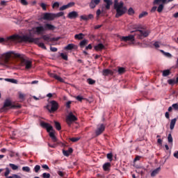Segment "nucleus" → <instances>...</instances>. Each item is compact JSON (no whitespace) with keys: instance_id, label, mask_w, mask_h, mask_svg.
I'll return each instance as SVG.
<instances>
[{"instance_id":"nucleus-1","label":"nucleus","mask_w":178,"mask_h":178,"mask_svg":"<svg viewBox=\"0 0 178 178\" xmlns=\"http://www.w3.org/2000/svg\"><path fill=\"white\" fill-rule=\"evenodd\" d=\"M10 58H18L19 59H21V65L22 66H25L26 70H30V69L33 67V62L25 59L24 55L23 54L16 53L15 51H8L0 56L1 62H3L5 65H8L9 63Z\"/></svg>"},{"instance_id":"nucleus-2","label":"nucleus","mask_w":178,"mask_h":178,"mask_svg":"<svg viewBox=\"0 0 178 178\" xmlns=\"http://www.w3.org/2000/svg\"><path fill=\"white\" fill-rule=\"evenodd\" d=\"M124 6V3L123 1L118 2V0H115L114 9L116 10L115 17L118 19L121 16H123L126 12H127V8Z\"/></svg>"},{"instance_id":"nucleus-3","label":"nucleus","mask_w":178,"mask_h":178,"mask_svg":"<svg viewBox=\"0 0 178 178\" xmlns=\"http://www.w3.org/2000/svg\"><path fill=\"white\" fill-rule=\"evenodd\" d=\"M8 41H17V42H33L34 38L27 35H13L7 38Z\"/></svg>"},{"instance_id":"nucleus-4","label":"nucleus","mask_w":178,"mask_h":178,"mask_svg":"<svg viewBox=\"0 0 178 178\" xmlns=\"http://www.w3.org/2000/svg\"><path fill=\"white\" fill-rule=\"evenodd\" d=\"M40 126L43 127V129H47V131L49 133V136L51 138L53 143H56V141H58V138H56L55 136V130H54V127L45 122H41Z\"/></svg>"},{"instance_id":"nucleus-5","label":"nucleus","mask_w":178,"mask_h":178,"mask_svg":"<svg viewBox=\"0 0 178 178\" xmlns=\"http://www.w3.org/2000/svg\"><path fill=\"white\" fill-rule=\"evenodd\" d=\"M51 105V108H49V105L47 106V109L50 112V113H54V112H56V110L59 108V104L57 103L56 101L52 100L49 102Z\"/></svg>"},{"instance_id":"nucleus-6","label":"nucleus","mask_w":178,"mask_h":178,"mask_svg":"<svg viewBox=\"0 0 178 178\" xmlns=\"http://www.w3.org/2000/svg\"><path fill=\"white\" fill-rule=\"evenodd\" d=\"M131 33H134V31H131ZM135 33H136V35H138V38L139 40L143 39V37L146 38L148 37V35H149V31H143V30H136Z\"/></svg>"},{"instance_id":"nucleus-7","label":"nucleus","mask_w":178,"mask_h":178,"mask_svg":"<svg viewBox=\"0 0 178 178\" xmlns=\"http://www.w3.org/2000/svg\"><path fill=\"white\" fill-rule=\"evenodd\" d=\"M78 118L76 115H73L72 112H70L66 118V123L70 127L74 122H77Z\"/></svg>"},{"instance_id":"nucleus-8","label":"nucleus","mask_w":178,"mask_h":178,"mask_svg":"<svg viewBox=\"0 0 178 178\" xmlns=\"http://www.w3.org/2000/svg\"><path fill=\"white\" fill-rule=\"evenodd\" d=\"M42 19L43 20H49V21L55 20L54 13H44Z\"/></svg>"},{"instance_id":"nucleus-9","label":"nucleus","mask_w":178,"mask_h":178,"mask_svg":"<svg viewBox=\"0 0 178 178\" xmlns=\"http://www.w3.org/2000/svg\"><path fill=\"white\" fill-rule=\"evenodd\" d=\"M121 41H124V42H127V41H130L131 42H134L135 41L134 35H129L128 36H122L120 38Z\"/></svg>"},{"instance_id":"nucleus-10","label":"nucleus","mask_w":178,"mask_h":178,"mask_svg":"<svg viewBox=\"0 0 178 178\" xmlns=\"http://www.w3.org/2000/svg\"><path fill=\"white\" fill-rule=\"evenodd\" d=\"M104 131H105V125L102 124L99 127H97L95 131V134L97 136H101V134H102V133H104Z\"/></svg>"},{"instance_id":"nucleus-11","label":"nucleus","mask_w":178,"mask_h":178,"mask_svg":"<svg viewBox=\"0 0 178 178\" xmlns=\"http://www.w3.org/2000/svg\"><path fill=\"white\" fill-rule=\"evenodd\" d=\"M67 17L70 19H77L79 17V13L76 11H72L68 13Z\"/></svg>"},{"instance_id":"nucleus-12","label":"nucleus","mask_w":178,"mask_h":178,"mask_svg":"<svg viewBox=\"0 0 178 178\" xmlns=\"http://www.w3.org/2000/svg\"><path fill=\"white\" fill-rule=\"evenodd\" d=\"M49 74L50 77L55 79V80H58V81H60V83H63V81H65V80H63V79H62V77L58 76L56 74L49 73Z\"/></svg>"},{"instance_id":"nucleus-13","label":"nucleus","mask_w":178,"mask_h":178,"mask_svg":"<svg viewBox=\"0 0 178 178\" xmlns=\"http://www.w3.org/2000/svg\"><path fill=\"white\" fill-rule=\"evenodd\" d=\"M80 17L81 20L87 22L88 20H92V19H94V15L92 14H89L88 15H81Z\"/></svg>"},{"instance_id":"nucleus-14","label":"nucleus","mask_w":178,"mask_h":178,"mask_svg":"<svg viewBox=\"0 0 178 178\" xmlns=\"http://www.w3.org/2000/svg\"><path fill=\"white\" fill-rule=\"evenodd\" d=\"M99 2H101V0H91L90 3V9H94L97 5H99Z\"/></svg>"},{"instance_id":"nucleus-15","label":"nucleus","mask_w":178,"mask_h":178,"mask_svg":"<svg viewBox=\"0 0 178 178\" xmlns=\"http://www.w3.org/2000/svg\"><path fill=\"white\" fill-rule=\"evenodd\" d=\"M9 106L10 108H15V105L12 104V102L10 101V99H7L4 102L3 108H8Z\"/></svg>"},{"instance_id":"nucleus-16","label":"nucleus","mask_w":178,"mask_h":178,"mask_svg":"<svg viewBox=\"0 0 178 178\" xmlns=\"http://www.w3.org/2000/svg\"><path fill=\"white\" fill-rule=\"evenodd\" d=\"M56 27L51 24H44V31L47 30L54 31Z\"/></svg>"},{"instance_id":"nucleus-17","label":"nucleus","mask_w":178,"mask_h":178,"mask_svg":"<svg viewBox=\"0 0 178 178\" xmlns=\"http://www.w3.org/2000/svg\"><path fill=\"white\" fill-rule=\"evenodd\" d=\"M111 166L112 165L111 164V163H105L103 165V170H104V172H109V170H111Z\"/></svg>"},{"instance_id":"nucleus-18","label":"nucleus","mask_w":178,"mask_h":178,"mask_svg":"<svg viewBox=\"0 0 178 178\" xmlns=\"http://www.w3.org/2000/svg\"><path fill=\"white\" fill-rule=\"evenodd\" d=\"M42 40H44V41H47V42H49V41H58V38H53L51 39V38H49V36L47 35H44L42 37Z\"/></svg>"},{"instance_id":"nucleus-19","label":"nucleus","mask_w":178,"mask_h":178,"mask_svg":"<svg viewBox=\"0 0 178 178\" xmlns=\"http://www.w3.org/2000/svg\"><path fill=\"white\" fill-rule=\"evenodd\" d=\"M76 48L77 46H76V44H69L65 47V51H72V49H76Z\"/></svg>"},{"instance_id":"nucleus-20","label":"nucleus","mask_w":178,"mask_h":178,"mask_svg":"<svg viewBox=\"0 0 178 178\" xmlns=\"http://www.w3.org/2000/svg\"><path fill=\"white\" fill-rule=\"evenodd\" d=\"M45 31V28L44 26H37L35 28V32L37 34H41V33H44Z\"/></svg>"},{"instance_id":"nucleus-21","label":"nucleus","mask_w":178,"mask_h":178,"mask_svg":"<svg viewBox=\"0 0 178 178\" xmlns=\"http://www.w3.org/2000/svg\"><path fill=\"white\" fill-rule=\"evenodd\" d=\"M159 172H161V167L154 169L151 173L152 177H155L156 175H159Z\"/></svg>"},{"instance_id":"nucleus-22","label":"nucleus","mask_w":178,"mask_h":178,"mask_svg":"<svg viewBox=\"0 0 178 178\" xmlns=\"http://www.w3.org/2000/svg\"><path fill=\"white\" fill-rule=\"evenodd\" d=\"M109 74H111V76H113V72L108 69L103 70V76H109Z\"/></svg>"},{"instance_id":"nucleus-23","label":"nucleus","mask_w":178,"mask_h":178,"mask_svg":"<svg viewBox=\"0 0 178 178\" xmlns=\"http://www.w3.org/2000/svg\"><path fill=\"white\" fill-rule=\"evenodd\" d=\"M105 49V46L102 43H99L97 45L95 46V51H102V49Z\"/></svg>"},{"instance_id":"nucleus-24","label":"nucleus","mask_w":178,"mask_h":178,"mask_svg":"<svg viewBox=\"0 0 178 178\" xmlns=\"http://www.w3.org/2000/svg\"><path fill=\"white\" fill-rule=\"evenodd\" d=\"M104 2L106 3V9H107V10H109V9H111V5H112L113 3L112 0H104Z\"/></svg>"},{"instance_id":"nucleus-25","label":"nucleus","mask_w":178,"mask_h":178,"mask_svg":"<svg viewBox=\"0 0 178 178\" xmlns=\"http://www.w3.org/2000/svg\"><path fill=\"white\" fill-rule=\"evenodd\" d=\"M176 122H177V118H174L170 122V130H173L175 129V125L176 124Z\"/></svg>"},{"instance_id":"nucleus-26","label":"nucleus","mask_w":178,"mask_h":178,"mask_svg":"<svg viewBox=\"0 0 178 178\" xmlns=\"http://www.w3.org/2000/svg\"><path fill=\"white\" fill-rule=\"evenodd\" d=\"M54 126L58 131L62 130V127L60 126V123H59L58 121H54Z\"/></svg>"},{"instance_id":"nucleus-27","label":"nucleus","mask_w":178,"mask_h":178,"mask_svg":"<svg viewBox=\"0 0 178 178\" xmlns=\"http://www.w3.org/2000/svg\"><path fill=\"white\" fill-rule=\"evenodd\" d=\"M75 40H83L84 38V35L83 33L76 34L74 35Z\"/></svg>"},{"instance_id":"nucleus-28","label":"nucleus","mask_w":178,"mask_h":178,"mask_svg":"<svg viewBox=\"0 0 178 178\" xmlns=\"http://www.w3.org/2000/svg\"><path fill=\"white\" fill-rule=\"evenodd\" d=\"M146 16H148V12L143 11L139 15L138 19H143V17H146Z\"/></svg>"},{"instance_id":"nucleus-29","label":"nucleus","mask_w":178,"mask_h":178,"mask_svg":"<svg viewBox=\"0 0 178 178\" xmlns=\"http://www.w3.org/2000/svg\"><path fill=\"white\" fill-rule=\"evenodd\" d=\"M6 81H8L9 83H13V84H17V80L15 79H5Z\"/></svg>"},{"instance_id":"nucleus-30","label":"nucleus","mask_w":178,"mask_h":178,"mask_svg":"<svg viewBox=\"0 0 178 178\" xmlns=\"http://www.w3.org/2000/svg\"><path fill=\"white\" fill-rule=\"evenodd\" d=\"M65 13L63 12H60L58 13H54V19H56V17H62Z\"/></svg>"},{"instance_id":"nucleus-31","label":"nucleus","mask_w":178,"mask_h":178,"mask_svg":"<svg viewBox=\"0 0 178 178\" xmlns=\"http://www.w3.org/2000/svg\"><path fill=\"white\" fill-rule=\"evenodd\" d=\"M168 141L170 144H173V137H172V134H168Z\"/></svg>"},{"instance_id":"nucleus-32","label":"nucleus","mask_w":178,"mask_h":178,"mask_svg":"<svg viewBox=\"0 0 178 178\" xmlns=\"http://www.w3.org/2000/svg\"><path fill=\"white\" fill-rule=\"evenodd\" d=\"M169 74H170V70H165L163 72V77H167V76H169Z\"/></svg>"},{"instance_id":"nucleus-33","label":"nucleus","mask_w":178,"mask_h":178,"mask_svg":"<svg viewBox=\"0 0 178 178\" xmlns=\"http://www.w3.org/2000/svg\"><path fill=\"white\" fill-rule=\"evenodd\" d=\"M9 166L11 168V169H13V170H17V169H19V166L13 163H10Z\"/></svg>"},{"instance_id":"nucleus-34","label":"nucleus","mask_w":178,"mask_h":178,"mask_svg":"<svg viewBox=\"0 0 178 178\" xmlns=\"http://www.w3.org/2000/svg\"><path fill=\"white\" fill-rule=\"evenodd\" d=\"M87 82L88 83V84H90V86H92L94 84H95V80H93L91 78H89L87 79Z\"/></svg>"},{"instance_id":"nucleus-35","label":"nucleus","mask_w":178,"mask_h":178,"mask_svg":"<svg viewBox=\"0 0 178 178\" xmlns=\"http://www.w3.org/2000/svg\"><path fill=\"white\" fill-rule=\"evenodd\" d=\"M125 72H126V70L124 69V67H119L118 68L119 74H123V73H124Z\"/></svg>"},{"instance_id":"nucleus-36","label":"nucleus","mask_w":178,"mask_h":178,"mask_svg":"<svg viewBox=\"0 0 178 178\" xmlns=\"http://www.w3.org/2000/svg\"><path fill=\"white\" fill-rule=\"evenodd\" d=\"M80 140V137H76V138H70V140L72 141V143H77Z\"/></svg>"},{"instance_id":"nucleus-37","label":"nucleus","mask_w":178,"mask_h":178,"mask_svg":"<svg viewBox=\"0 0 178 178\" xmlns=\"http://www.w3.org/2000/svg\"><path fill=\"white\" fill-rule=\"evenodd\" d=\"M87 44V40H82L80 43L79 45L81 48H83V47H85Z\"/></svg>"},{"instance_id":"nucleus-38","label":"nucleus","mask_w":178,"mask_h":178,"mask_svg":"<svg viewBox=\"0 0 178 178\" xmlns=\"http://www.w3.org/2000/svg\"><path fill=\"white\" fill-rule=\"evenodd\" d=\"M162 10H163V4H160L157 8V12H159V13H161Z\"/></svg>"},{"instance_id":"nucleus-39","label":"nucleus","mask_w":178,"mask_h":178,"mask_svg":"<svg viewBox=\"0 0 178 178\" xmlns=\"http://www.w3.org/2000/svg\"><path fill=\"white\" fill-rule=\"evenodd\" d=\"M19 2L24 6H27V5H29V2H27V0H19Z\"/></svg>"},{"instance_id":"nucleus-40","label":"nucleus","mask_w":178,"mask_h":178,"mask_svg":"<svg viewBox=\"0 0 178 178\" xmlns=\"http://www.w3.org/2000/svg\"><path fill=\"white\" fill-rule=\"evenodd\" d=\"M42 177H43V178H51V174L44 172L42 175Z\"/></svg>"},{"instance_id":"nucleus-41","label":"nucleus","mask_w":178,"mask_h":178,"mask_svg":"<svg viewBox=\"0 0 178 178\" xmlns=\"http://www.w3.org/2000/svg\"><path fill=\"white\" fill-rule=\"evenodd\" d=\"M23 172H27L28 173H30V167L29 166H25L22 168Z\"/></svg>"},{"instance_id":"nucleus-42","label":"nucleus","mask_w":178,"mask_h":178,"mask_svg":"<svg viewBox=\"0 0 178 178\" xmlns=\"http://www.w3.org/2000/svg\"><path fill=\"white\" fill-rule=\"evenodd\" d=\"M40 169H41V166H40V165H36L34 168L35 173H38V172H40Z\"/></svg>"},{"instance_id":"nucleus-43","label":"nucleus","mask_w":178,"mask_h":178,"mask_svg":"<svg viewBox=\"0 0 178 178\" xmlns=\"http://www.w3.org/2000/svg\"><path fill=\"white\" fill-rule=\"evenodd\" d=\"M128 15H129L130 16H131V15H134V10L133 9V8H129Z\"/></svg>"},{"instance_id":"nucleus-44","label":"nucleus","mask_w":178,"mask_h":178,"mask_svg":"<svg viewBox=\"0 0 178 178\" xmlns=\"http://www.w3.org/2000/svg\"><path fill=\"white\" fill-rule=\"evenodd\" d=\"M10 173V170H9V168H6V172H5V173H4V176L6 177H8V176H9V174Z\"/></svg>"},{"instance_id":"nucleus-45","label":"nucleus","mask_w":178,"mask_h":178,"mask_svg":"<svg viewBox=\"0 0 178 178\" xmlns=\"http://www.w3.org/2000/svg\"><path fill=\"white\" fill-rule=\"evenodd\" d=\"M60 56H61L62 59H63L64 60H67V54L61 53Z\"/></svg>"},{"instance_id":"nucleus-46","label":"nucleus","mask_w":178,"mask_h":178,"mask_svg":"<svg viewBox=\"0 0 178 178\" xmlns=\"http://www.w3.org/2000/svg\"><path fill=\"white\" fill-rule=\"evenodd\" d=\"M40 6L42 8L43 10H47V4L42 3H40Z\"/></svg>"},{"instance_id":"nucleus-47","label":"nucleus","mask_w":178,"mask_h":178,"mask_svg":"<svg viewBox=\"0 0 178 178\" xmlns=\"http://www.w3.org/2000/svg\"><path fill=\"white\" fill-rule=\"evenodd\" d=\"M168 84H170L171 86H173V84H176V81L174 79H169L168 81Z\"/></svg>"},{"instance_id":"nucleus-48","label":"nucleus","mask_w":178,"mask_h":178,"mask_svg":"<svg viewBox=\"0 0 178 178\" xmlns=\"http://www.w3.org/2000/svg\"><path fill=\"white\" fill-rule=\"evenodd\" d=\"M107 158L109 159V161H112L113 154L112 153L107 154Z\"/></svg>"},{"instance_id":"nucleus-49","label":"nucleus","mask_w":178,"mask_h":178,"mask_svg":"<svg viewBox=\"0 0 178 178\" xmlns=\"http://www.w3.org/2000/svg\"><path fill=\"white\" fill-rule=\"evenodd\" d=\"M75 98L77 101H79V102H81L83 101V99H84V97H83L80 95L76 96Z\"/></svg>"},{"instance_id":"nucleus-50","label":"nucleus","mask_w":178,"mask_h":178,"mask_svg":"<svg viewBox=\"0 0 178 178\" xmlns=\"http://www.w3.org/2000/svg\"><path fill=\"white\" fill-rule=\"evenodd\" d=\"M39 47L40 48H42V49H47V47H45V44L42 42H40L38 44Z\"/></svg>"},{"instance_id":"nucleus-51","label":"nucleus","mask_w":178,"mask_h":178,"mask_svg":"<svg viewBox=\"0 0 178 178\" xmlns=\"http://www.w3.org/2000/svg\"><path fill=\"white\" fill-rule=\"evenodd\" d=\"M70 105H72V101H68L66 103L65 106L67 108V109H70Z\"/></svg>"},{"instance_id":"nucleus-52","label":"nucleus","mask_w":178,"mask_h":178,"mask_svg":"<svg viewBox=\"0 0 178 178\" xmlns=\"http://www.w3.org/2000/svg\"><path fill=\"white\" fill-rule=\"evenodd\" d=\"M154 47L156 49L159 48L161 46L159 45V42L156 41L153 44Z\"/></svg>"},{"instance_id":"nucleus-53","label":"nucleus","mask_w":178,"mask_h":178,"mask_svg":"<svg viewBox=\"0 0 178 178\" xmlns=\"http://www.w3.org/2000/svg\"><path fill=\"white\" fill-rule=\"evenodd\" d=\"M160 51L161 52H162V54H164L165 56H168V58H170V56H172V54H170V53H165L163 50H160Z\"/></svg>"},{"instance_id":"nucleus-54","label":"nucleus","mask_w":178,"mask_h":178,"mask_svg":"<svg viewBox=\"0 0 178 178\" xmlns=\"http://www.w3.org/2000/svg\"><path fill=\"white\" fill-rule=\"evenodd\" d=\"M69 8V6L65 5L60 8V10H65Z\"/></svg>"},{"instance_id":"nucleus-55","label":"nucleus","mask_w":178,"mask_h":178,"mask_svg":"<svg viewBox=\"0 0 178 178\" xmlns=\"http://www.w3.org/2000/svg\"><path fill=\"white\" fill-rule=\"evenodd\" d=\"M50 51H51V52H57L58 48L50 47Z\"/></svg>"},{"instance_id":"nucleus-56","label":"nucleus","mask_w":178,"mask_h":178,"mask_svg":"<svg viewBox=\"0 0 178 178\" xmlns=\"http://www.w3.org/2000/svg\"><path fill=\"white\" fill-rule=\"evenodd\" d=\"M59 6V2H55L53 5H52V8H58Z\"/></svg>"},{"instance_id":"nucleus-57","label":"nucleus","mask_w":178,"mask_h":178,"mask_svg":"<svg viewBox=\"0 0 178 178\" xmlns=\"http://www.w3.org/2000/svg\"><path fill=\"white\" fill-rule=\"evenodd\" d=\"M57 173L58 176H60V177H63V176H65V173L62 171H58Z\"/></svg>"},{"instance_id":"nucleus-58","label":"nucleus","mask_w":178,"mask_h":178,"mask_svg":"<svg viewBox=\"0 0 178 178\" xmlns=\"http://www.w3.org/2000/svg\"><path fill=\"white\" fill-rule=\"evenodd\" d=\"M42 168L45 169V170H49V167L47 164L42 165Z\"/></svg>"},{"instance_id":"nucleus-59","label":"nucleus","mask_w":178,"mask_h":178,"mask_svg":"<svg viewBox=\"0 0 178 178\" xmlns=\"http://www.w3.org/2000/svg\"><path fill=\"white\" fill-rule=\"evenodd\" d=\"M63 155H65V156H69V152H67V150H63Z\"/></svg>"},{"instance_id":"nucleus-60","label":"nucleus","mask_w":178,"mask_h":178,"mask_svg":"<svg viewBox=\"0 0 178 178\" xmlns=\"http://www.w3.org/2000/svg\"><path fill=\"white\" fill-rule=\"evenodd\" d=\"M172 108H173L175 110H177L178 109V104H173L172 105Z\"/></svg>"},{"instance_id":"nucleus-61","label":"nucleus","mask_w":178,"mask_h":178,"mask_svg":"<svg viewBox=\"0 0 178 178\" xmlns=\"http://www.w3.org/2000/svg\"><path fill=\"white\" fill-rule=\"evenodd\" d=\"M19 99H24V94L19 93Z\"/></svg>"},{"instance_id":"nucleus-62","label":"nucleus","mask_w":178,"mask_h":178,"mask_svg":"<svg viewBox=\"0 0 178 178\" xmlns=\"http://www.w3.org/2000/svg\"><path fill=\"white\" fill-rule=\"evenodd\" d=\"M67 6H68V8H72V6H74V2H70L68 4H67Z\"/></svg>"},{"instance_id":"nucleus-63","label":"nucleus","mask_w":178,"mask_h":178,"mask_svg":"<svg viewBox=\"0 0 178 178\" xmlns=\"http://www.w3.org/2000/svg\"><path fill=\"white\" fill-rule=\"evenodd\" d=\"M173 156L178 159V151L174 152Z\"/></svg>"},{"instance_id":"nucleus-64","label":"nucleus","mask_w":178,"mask_h":178,"mask_svg":"<svg viewBox=\"0 0 178 178\" xmlns=\"http://www.w3.org/2000/svg\"><path fill=\"white\" fill-rule=\"evenodd\" d=\"M140 159H141V156H136L134 159V161L136 162V161H140Z\"/></svg>"}]
</instances>
